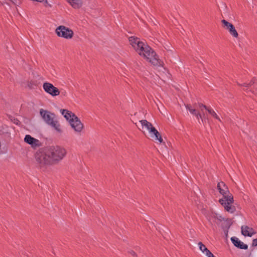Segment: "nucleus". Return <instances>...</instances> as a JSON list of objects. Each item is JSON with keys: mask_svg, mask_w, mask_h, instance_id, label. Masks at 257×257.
I'll list each match as a JSON object with an SVG mask.
<instances>
[{"mask_svg": "<svg viewBox=\"0 0 257 257\" xmlns=\"http://www.w3.org/2000/svg\"><path fill=\"white\" fill-rule=\"evenodd\" d=\"M40 113L47 124L54 127L58 132H61V130L60 128V125L55 119V115L54 113L43 109H40Z\"/></svg>", "mask_w": 257, "mask_h": 257, "instance_id": "4", "label": "nucleus"}, {"mask_svg": "<svg viewBox=\"0 0 257 257\" xmlns=\"http://www.w3.org/2000/svg\"><path fill=\"white\" fill-rule=\"evenodd\" d=\"M61 113L64 117L70 122L71 119H73L76 115L72 112L67 109H61Z\"/></svg>", "mask_w": 257, "mask_h": 257, "instance_id": "14", "label": "nucleus"}, {"mask_svg": "<svg viewBox=\"0 0 257 257\" xmlns=\"http://www.w3.org/2000/svg\"><path fill=\"white\" fill-rule=\"evenodd\" d=\"M252 245L253 246H257V238L255 239H253Z\"/></svg>", "mask_w": 257, "mask_h": 257, "instance_id": "26", "label": "nucleus"}, {"mask_svg": "<svg viewBox=\"0 0 257 257\" xmlns=\"http://www.w3.org/2000/svg\"><path fill=\"white\" fill-rule=\"evenodd\" d=\"M241 233L245 236L251 237L256 232L252 228L249 227L246 225H243L241 227Z\"/></svg>", "mask_w": 257, "mask_h": 257, "instance_id": "11", "label": "nucleus"}, {"mask_svg": "<svg viewBox=\"0 0 257 257\" xmlns=\"http://www.w3.org/2000/svg\"><path fill=\"white\" fill-rule=\"evenodd\" d=\"M202 114L203 115H202L201 113L199 112V115H196L195 116L198 119L199 123H200V121L199 120V119H201V121L203 123H204L206 122L205 117V115H204V113H202Z\"/></svg>", "mask_w": 257, "mask_h": 257, "instance_id": "21", "label": "nucleus"}, {"mask_svg": "<svg viewBox=\"0 0 257 257\" xmlns=\"http://www.w3.org/2000/svg\"><path fill=\"white\" fill-rule=\"evenodd\" d=\"M231 240L234 245L240 249H247L248 248V245L246 244H244L243 242L241 241L236 237H232Z\"/></svg>", "mask_w": 257, "mask_h": 257, "instance_id": "12", "label": "nucleus"}, {"mask_svg": "<svg viewBox=\"0 0 257 257\" xmlns=\"http://www.w3.org/2000/svg\"><path fill=\"white\" fill-rule=\"evenodd\" d=\"M130 252V253H131L133 256H135V257H137V255L136 253L134 251L132 250V251H131Z\"/></svg>", "mask_w": 257, "mask_h": 257, "instance_id": "28", "label": "nucleus"}, {"mask_svg": "<svg viewBox=\"0 0 257 257\" xmlns=\"http://www.w3.org/2000/svg\"><path fill=\"white\" fill-rule=\"evenodd\" d=\"M69 123L75 132L77 134H81L84 128L83 123L77 116L73 119H71Z\"/></svg>", "mask_w": 257, "mask_h": 257, "instance_id": "7", "label": "nucleus"}, {"mask_svg": "<svg viewBox=\"0 0 257 257\" xmlns=\"http://www.w3.org/2000/svg\"><path fill=\"white\" fill-rule=\"evenodd\" d=\"M129 41L131 45L140 56H143L154 66H163L164 63L156 52L148 45L140 41L137 37H130Z\"/></svg>", "mask_w": 257, "mask_h": 257, "instance_id": "2", "label": "nucleus"}, {"mask_svg": "<svg viewBox=\"0 0 257 257\" xmlns=\"http://www.w3.org/2000/svg\"><path fill=\"white\" fill-rule=\"evenodd\" d=\"M225 221H226V223L225 226H223L222 227L223 228L224 233H225L226 236H227L228 232V230L231 226V223L230 222V219H226Z\"/></svg>", "mask_w": 257, "mask_h": 257, "instance_id": "20", "label": "nucleus"}, {"mask_svg": "<svg viewBox=\"0 0 257 257\" xmlns=\"http://www.w3.org/2000/svg\"><path fill=\"white\" fill-rule=\"evenodd\" d=\"M248 83H244L242 84L239 83H237V85H239V86H243V87H249V85H248Z\"/></svg>", "mask_w": 257, "mask_h": 257, "instance_id": "25", "label": "nucleus"}, {"mask_svg": "<svg viewBox=\"0 0 257 257\" xmlns=\"http://www.w3.org/2000/svg\"><path fill=\"white\" fill-rule=\"evenodd\" d=\"M196 105V103L194 104V107H193L191 104H185L186 108L192 114L195 116L199 115V111L195 108Z\"/></svg>", "mask_w": 257, "mask_h": 257, "instance_id": "17", "label": "nucleus"}, {"mask_svg": "<svg viewBox=\"0 0 257 257\" xmlns=\"http://www.w3.org/2000/svg\"><path fill=\"white\" fill-rule=\"evenodd\" d=\"M7 135L9 138H10V133H7Z\"/></svg>", "mask_w": 257, "mask_h": 257, "instance_id": "30", "label": "nucleus"}, {"mask_svg": "<svg viewBox=\"0 0 257 257\" xmlns=\"http://www.w3.org/2000/svg\"><path fill=\"white\" fill-rule=\"evenodd\" d=\"M206 218L211 224L213 223L219 224L220 222L225 221L226 219L225 218L222 217L221 215L213 212L208 213L206 215Z\"/></svg>", "mask_w": 257, "mask_h": 257, "instance_id": "9", "label": "nucleus"}, {"mask_svg": "<svg viewBox=\"0 0 257 257\" xmlns=\"http://www.w3.org/2000/svg\"><path fill=\"white\" fill-rule=\"evenodd\" d=\"M140 122L142 124V127H145L150 133H152V129L155 128V127L153 126L152 124L147 120H140Z\"/></svg>", "mask_w": 257, "mask_h": 257, "instance_id": "16", "label": "nucleus"}, {"mask_svg": "<svg viewBox=\"0 0 257 257\" xmlns=\"http://www.w3.org/2000/svg\"><path fill=\"white\" fill-rule=\"evenodd\" d=\"M55 32L58 37L66 39H70L74 36V32L71 29L63 25L58 27L56 29Z\"/></svg>", "mask_w": 257, "mask_h": 257, "instance_id": "5", "label": "nucleus"}, {"mask_svg": "<svg viewBox=\"0 0 257 257\" xmlns=\"http://www.w3.org/2000/svg\"><path fill=\"white\" fill-rule=\"evenodd\" d=\"M223 5L224 6L225 8L226 9L227 7H226L225 4H223Z\"/></svg>", "mask_w": 257, "mask_h": 257, "instance_id": "31", "label": "nucleus"}, {"mask_svg": "<svg viewBox=\"0 0 257 257\" xmlns=\"http://www.w3.org/2000/svg\"><path fill=\"white\" fill-rule=\"evenodd\" d=\"M219 193L223 196L219 202L224 207L227 212L233 213L236 211L235 207L232 205L234 200L232 195L229 192L227 186L223 182H219L217 186Z\"/></svg>", "mask_w": 257, "mask_h": 257, "instance_id": "3", "label": "nucleus"}, {"mask_svg": "<svg viewBox=\"0 0 257 257\" xmlns=\"http://www.w3.org/2000/svg\"><path fill=\"white\" fill-rule=\"evenodd\" d=\"M66 150L60 146H49L41 148L35 155L40 167L58 163L66 156Z\"/></svg>", "mask_w": 257, "mask_h": 257, "instance_id": "1", "label": "nucleus"}, {"mask_svg": "<svg viewBox=\"0 0 257 257\" xmlns=\"http://www.w3.org/2000/svg\"><path fill=\"white\" fill-rule=\"evenodd\" d=\"M74 9H79L82 6V0H67Z\"/></svg>", "mask_w": 257, "mask_h": 257, "instance_id": "15", "label": "nucleus"}, {"mask_svg": "<svg viewBox=\"0 0 257 257\" xmlns=\"http://www.w3.org/2000/svg\"><path fill=\"white\" fill-rule=\"evenodd\" d=\"M198 245H199V249L203 252H205L206 249H207V248L206 247V246L201 242H199L198 243Z\"/></svg>", "mask_w": 257, "mask_h": 257, "instance_id": "22", "label": "nucleus"}, {"mask_svg": "<svg viewBox=\"0 0 257 257\" xmlns=\"http://www.w3.org/2000/svg\"><path fill=\"white\" fill-rule=\"evenodd\" d=\"M206 256L208 257H215L212 253L211 252L207 249H206L205 252Z\"/></svg>", "mask_w": 257, "mask_h": 257, "instance_id": "23", "label": "nucleus"}, {"mask_svg": "<svg viewBox=\"0 0 257 257\" xmlns=\"http://www.w3.org/2000/svg\"><path fill=\"white\" fill-rule=\"evenodd\" d=\"M198 105L200 109V111L202 112V113H203V109H205L208 112V113L212 116H213L215 118L217 119L219 121H221L220 118L218 117V116L217 115L216 112L213 109L207 107L206 105H204L203 104H202L201 103H199Z\"/></svg>", "mask_w": 257, "mask_h": 257, "instance_id": "10", "label": "nucleus"}, {"mask_svg": "<svg viewBox=\"0 0 257 257\" xmlns=\"http://www.w3.org/2000/svg\"><path fill=\"white\" fill-rule=\"evenodd\" d=\"M43 88L48 94L53 97L58 96L60 94L59 89L53 85V84L49 82H44L43 84Z\"/></svg>", "mask_w": 257, "mask_h": 257, "instance_id": "6", "label": "nucleus"}, {"mask_svg": "<svg viewBox=\"0 0 257 257\" xmlns=\"http://www.w3.org/2000/svg\"><path fill=\"white\" fill-rule=\"evenodd\" d=\"M11 120L14 123H15L17 125H20L21 122L20 121H19V119H18L17 118H14L13 119H11Z\"/></svg>", "mask_w": 257, "mask_h": 257, "instance_id": "24", "label": "nucleus"}, {"mask_svg": "<svg viewBox=\"0 0 257 257\" xmlns=\"http://www.w3.org/2000/svg\"><path fill=\"white\" fill-rule=\"evenodd\" d=\"M10 2H11L12 3H13V4H16L15 3V1L16 0H9Z\"/></svg>", "mask_w": 257, "mask_h": 257, "instance_id": "29", "label": "nucleus"}, {"mask_svg": "<svg viewBox=\"0 0 257 257\" xmlns=\"http://www.w3.org/2000/svg\"><path fill=\"white\" fill-rule=\"evenodd\" d=\"M255 82V80L254 79H252V80H250V81L249 82V83H248V84L249 87L251 86Z\"/></svg>", "mask_w": 257, "mask_h": 257, "instance_id": "27", "label": "nucleus"}, {"mask_svg": "<svg viewBox=\"0 0 257 257\" xmlns=\"http://www.w3.org/2000/svg\"><path fill=\"white\" fill-rule=\"evenodd\" d=\"M24 141L33 148L39 146V141L29 135L25 136Z\"/></svg>", "mask_w": 257, "mask_h": 257, "instance_id": "13", "label": "nucleus"}, {"mask_svg": "<svg viewBox=\"0 0 257 257\" xmlns=\"http://www.w3.org/2000/svg\"><path fill=\"white\" fill-rule=\"evenodd\" d=\"M38 85L37 80H30L27 81V86L30 89H34Z\"/></svg>", "mask_w": 257, "mask_h": 257, "instance_id": "19", "label": "nucleus"}, {"mask_svg": "<svg viewBox=\"0 0 257 257\" xmlns=\"http://www.w3.org/2000/svg\"><path fill=\"white\" fill-rule=\"evenodd\" d=\"M151 130L152 133L151 134H152L154 135L155 139L156 140H158L160 143H163V140L160 133L156 128H153V130L152 129Z\"/></svg>", "mask_w": 257, "mask_h": 257, "instance_id": "18", "label": "nucleus"}, {"mask_svg": "<svg viewBox=\"0 0 257 257\" xmlns=\"http://www.w3.org/2000/svg\"><path fill=\"white\" fill-rule=\"evenodd\" d=\"M221 23L223 27L227 30L229 34L233 37L237 38L238 37V34L236 31L235 27L230 23L225 20H221Z\"/></svg>", "mask_w": 257, "mask_h": 257, "instance_id": "8", "label": "nucleus"}]
</instances>
